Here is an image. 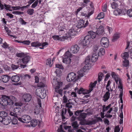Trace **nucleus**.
Instances as JSON below:
<instances>
[{"mask_svg": "<svg viewBox=\"0 0 132 132\" xmlns=\"http://www.w3.org/2000/svg\"><path fill=\"white\" fill-rule=\"evenodd\" d=\"M30 57L26 54L22 59H19L18 61V63L20 65V67L22 68H24L26 67V65L30 60Z\"/></svg>", "mask_w": 132, "mask_h": 132, "instance_id": "obj_1", "label": "nucleus"}, {"mask_svg": "<svg viewBox=\"0 0 132 132\" xmlns=\"http://www.w3.org/2000/svg\"><path fill=\"white\" fill-rule=\"evenodd\" d=\"M53 87L55 89L56 92L59 93L61 95H62V90L59 89L60 87L62 86L63 83L60 81H58L56 80H54V81L52 82Z\"/></svg>", "mask_w": 132, "mask_h": 132, "instance_id": "obj_2", "label": "nucleus"}, {"mask_svg": "<svg viewBox=\"0 0 132 132\" xmlns=\"http://www.w3.org/2000/svg\"><path fill=\"white\" fill-rule=\"evenodd\" d=\"M79 76H77L76 74L73 72L69 73L67 77V80L69 82L72 81H75L79 79Z\"/></svg>", "mask_w": 132, "mask_h": 132, "instance_id": "obj_3", "label": "nucleus"}, {"mask_svg": "<svg viewBox=\"0 0 132 132\" xmlns=\"http://www.w3.org/2000/svg\"><path fill=\"white\" fill-rule=\"evenodd\" d=\"M18 120L22 122L27 123L30 122L31 120L30 117L27 115H24L22 116L21 118L17 117Z\"/></svg>", "mask_w": 132, "mask_h": 132, "instance_id": "obj_4", "label": "nucleus"}, {"mask_svg": "<svg viewBox=\"0 0 132 132\" xmlns=\"http://www.w3.org/2000/svg\"><path fill=\"white\" fill-rule=\"evenodd\" d=\"M9 101V96H5L0 99V103L3 106H6L7 105H10Z\"/></svg>", "mask_w": 132, "mask_h": 132, "instance_id": "obj_5", "label": "nucleus"}, {"mask_svg": "<svg viewBox=\"0 0 132 132\" xmlns=\"http://www.w3.org/2000/svg\"><path fill=\"white\" fill-rule=\"evenodd\" d=\"M46 91L45 90L43 89L40 90V89H37L36 90V93L37 96L39 97L42 99L44 98L46 96L45 94Z\"/></svg>", "mask_w": 132, "mask_h": 132, "instance_id": "obj_6", "label": "nucleus"}, {"mask_svg": "<svg viewBox=\"0 0 132 132\" xmlns=\"http://www.w3.org/2000/svg\"><path fill=\"white\" fill-rule=\"evenodd\" d=\"M84 23L85 21L84 20L80 19L78 22V24L76 26V27L79 28H84L87 26L89 23L87 20L86 21L85 24Z\"/></svg>", "mask_w": 132, "mask_h": 132, "instance_id": "obj_7", "label": "nucleus"}, {"mask_svg": "<svg viewBox=\"0 0 132 132\" xmlns=\"http://www.w3.org/2000/svg\"><path fill=\"white\" fill-rule=\"evenodd\" d=\"M48 45V43L46 42H43L42 43L38 42H34V47H39L40 46H42V47H40L39 48L42 49H44V47Z\"/></svg>", "mask_w": 132, "mask_h": 132, "instance_id": "obj_8", "label": "nucleus"}, {"mask_svg": "<svg viewBox=\"0 0 132 132\" xmlns=\"http://www.w3.org/2000/svg\"><path fill=\"white\" fill-rule=\"evenodd\" d=\"M91 40V38L89 35L85 36L83 40L82 44L84 46H86L89 45L90 42Z\"/></svg>", "mask_w": 132, "mask_h": 132, "instance_id": "obj_9", "label": "nucleus"}, {"mask_svg": "<svg viewBox=\"0 0 132 132\" xmlns=\"http://www.w3.org/2000/svg\"><path fill=\"white\" fill-rule=\"evenodd\" d=\"M33 2V0H30L29 2V4L26 6L22 7L21 8L19 6H12L11 7L13 10H18L21 8L22 10L24 8H28V7Z\"/></svg>", "mask_w": 132, "mask_h": 132, "instance_id": "obj_10", "label": "nucleus"}, {"mask_svg": "<svg viewBox=\"0 0 132 132\" xmlns=\"http://www.w3.org/2000/svg\"><path fill=\"white\" fill-rule=\"evenodd\" d=\"M52 38L55 40H59L61 41H64L65 40L67 39L68 38L66 36L60 37L58 35L53 36H52Z\"/></svg>", "mask_w": 132, "mask_h": 132, "instance_id": "obj_11", "label": "nucleus"}, {"mask_svg": "<svg viewBox=\"0 0 132 132\" xmlns=\"http://www.w3.org/2000/svg\"><path fill=\"white\" fill-rule=\"evenodd\" d=\"M80 48L78 45H75L71 46L70 49V52L73 53H77L79 51Z\"/></svg>", "mask_w": 132, "mask_h": 132, "instance_id": "obj_12", "label": "nucleus"}, {"mask_svg": "<svg viewBox=\"0 0 132 132\" xmlns=\"http://www.w3.org/2000/svg\"><path fill=\"white\" fill-rule=\"evenodd\" d=\"M11 121V118L10 116L4 118L2 122L5 125H8Z\"/></svg>", "mask_w": 132, "mask_h": 132, "instance_id": "obj_13", "label": "nucleus"}, {"mask_svg": "<svg viewBox=\"0 0 132 132\" xmlns=\"http://www.w3.org/2000/svg\"><path fill=\"white\" fill-rule=\"evenodd\" d=\"M23 98L25 102H29L31 99V95L29 94H24L23 96Z\"/></svg>", "mask_w": 132, "mask_h": 132, "instance_id": "obj_14", "label": "nucleus"}, {"mask_svg": "<svg viewBox=\"0 0 132 132\" xmlns=\"http://www.w3.org/2000/svg\"><path fill=\"white\" fill-rule=\"evenodd\" d=\"M86 117V113H80L79 116L77 117V119L79 121L86 120L85 119Z\"/></svg>", "mask_w": 132, "mask_h": 132, "instance_id": "obj_15", "label": "nucleus"}, {"mask_svg": "<svg viewBox=\"0 0 132 132\" xmlns=\"http://www.w3.org/2000/svg\"><path fill=\"white\" fill-rule=\"evenodd\" d=\"M98 54L96 52L93 53L91 57V61L92 62H95L97 60L99 56Z\"/></svg>", "mask_w": 132, "mask_h": 132, "instance_id": "obj_16", "label": "nucleus"}, {"mask_svg": "<svg viewBox=\"0 0 132 132\" xmlns=\"http://www.w3.org/2000/svg\"><path fill=\"white\" fill-rule=\"evenodd\" d=\"M9 103L10 105H12L16 101V98L13 96H11L9 97Z\"/></svg>", "mask_w": 132, "mask_h": 132, "instance_id": "obj_17", "label": "nucleus"}, {"mask_svg": "<svg viewBox=\"0 0 132 132\" xmlns=\"http://www.w3.org/2000/svg\"><path fill=\"white\" fill-rule=\"evenodd\" d=\"M104 28L101 25L98 29L96 31L98 35H102L104 32Z\"/></svg>", "mask_w": 132, "mask_h": 132, "instance_id": "obj_18", "label": "nucleus"}, {"mask_svg": "<svg viewBox=\"0 0 132 132\" xmlns=\"http://www.w3.org/2000/svg\"><path fill=\"white\" fill-rule=\"evenodd\" d=\"M11 79L13 82H17L19 81L20 78L18 76L15 75L12 76L11 78Z\"/></svg>", "mask_w": 132, "mask_h": 132, "instance_id": "obj_19", "label": "nucleus"}, {"mask_svg": "<svg viewBox=\"0 0 132 132\" xmlns=\"http://www.w3.org/2000/svg\"><path fill=\"white\" fill-rule=\"evenodd\" d=\"M94 12V10H92L90 12H89L88 14H87L84 12H81V15L85 17H87V18H89L90 16L93 14Z\"/></svg>", "mask_w": 132, "mask_h": 132, "instance_id": "obj_20", "label": "nucleus"}, {"mask_svg": "<svg viewBox=\"0 0 132 132\" xmlns=\"http://www.w3.org/2000/svg\"><path fill=\"white\" fill-rule=\"evenodd\" d=\"M110 93H109L108 92H106L105 93L103 97V99L104 102H106L110 98Z\"/></svg>", "mask_w": 132, "mask_h": 132, "instance_id": "obj_21", "label": "nucleus"}, {"mask_svg": "<svg viewBox=\"0 0 132 132\" xmlns=\"http://www.w3.org/2000/svg\"><path fill=\"white\" fill-rule=\"evenodd\" d=\"M11 78V77L7 75H4L2 76V81L4 83L7 82Z\"/></svg>", "mask_w": 132, "mask_h": 132, "instance_id": "obj_22", "label": "nucleus"}, {"mask_svg": "<svg viewBox=\"0 0 132 132\" xmlns=\"http://www.w3.org/2000/svg\"><path fill=\"white\" fill-rule=\"evenodd\" d=\"M62 61L63 63L67 64H70L71 62V59L68 57L63 58Z\"/></svg>", "mask_w": 132, "mask_h": 132, "instance_id": "obj_23", "label": "nucleus"}, {"mask_svg": "<svg viewBox=\"0 0 132 132\" xmlns=\"http://www.w3.org/2000/svg\"><path fill=\"white\" fill-rule=\"evenodd\" d=\"M20 77L23 79H27L29 80L30 79L31 77L30 75L27 74L21 76Z\"/></svg>", "mask_w": 132, "mask_h": 132, "instance_id": "obj_24", "label": "nucleus"}, {"mask_svg": "<svg viewBox=\"0 0 132 132\" xmlns=\"http://www.w3.org/2000/svg\"><path fill=\"white\" fill-rule=\"evenodd\" d=\"M72 126L73 127L74 130H76L78 129L79 126V125L77 121H75L71 123Z\"/></svg>", "mask_w": 132, "mask_h": 132, "instance_id": "obj_25", "label": "nucleus"}, {"mask_svg": "<svg viewBox=\"0 0 132 132\" xmlns=\"http://www.w3.org/2000/svg\"><path fill=\"white\" fill-rule=\"evenodd\" d=\"M67 112V109H63L61 112V116L62 119H64L65 118V116Z\"/></svg>", "mask_w": 132, "mask_h": 132, "instance_id": "obj_26", "label": "nucleus"}, {"mask_svg": "<svg viewBox=\"0 0 132 132\" xmlns=\"http://www.w3.org/2000/svg\"><path fill=\"white\" fill-rule=\"evenodd\" d=\"M88 35H90L91 38H94L96 36V33L92 31H90L88 32Z\"/></svg>", "mask_w": 132, "mask_h": 132, "instance_id": "obj_27", "label": "nucleus"}, {"mask_svg": "<svg viewBox=\"0 0 132 132\" xmlns=\"http://www.w3.org/2000/svg\"><path fill=\"white\" fill-rule=\"evenodd\" d=\"M120 37V35L119 33H116L114 34L113 36V38L112 41L113 42H115Z\"/></svg>", "mask_w": 132, "mask_h": 132, "instance_id": "obj_28", "label": "nucleus"}, {"mask_svg": "<svg viewBox=\"0 0 132 132\" xmlns=\"http://www.w3.org/2000/svg\"><path fill=\"white\" fill-rule=\"evenodd\" d=\"M111 75L112 78L114 79L115 81L117 83L118 81V78L116 75L115 72H112L111 73Z\"/></svg>", "mask_w": 132, "mask_h": 132, "instance_id": "obj_29", "label": "nucleus"}, {"mask_svg": "<svg viewBox=\"0 0 132 132\" xmlns=\"http://www.w3.org/2000/svg\"><path fill=\"white\" fill-rule=\"evenodd\" d=\"M96 119H94L93 121L91 120H87L86 121V125H92L96 123Z\"/></svg>", "mask_w": 132, "mask_h": 132, "instance_id": "obj_30", "label": "nucleus"}, {"mask_svg": "<svg viewBox=\"0 0 132 132\" xmlns=\"http://www.w3.org/2000/svg\"><path fill=\"white\" fill-rule=\"evenodd\" d=\"M92 90H93L92 88L90 87L89 88V89L88 90H85L83 88V94H87L89 93H90Z\"/></svg>", "mask_w": 132, "mask_h": 132, "instance_id": "obj_31", "label": "nucleus"}, {"mask_svg": "<svg viewBox=\"0 0 132 132\" xmlns=\"http://www.w3.org/2000/svg\"><path fill=\"white\" fill-rule=\"evenodd\" d=\"M90 60V57L89 56H88L86 57L84 62L85 64H88Z\"/></svg>", "mask_w": 132, "mask_h": 132, "instance_id": "obj_32", "label": "nucleus"}, {"mask_svg": "<svg viewBox=\"0 0 132 132\" xmlns=\"http://www.w3.org/2000/svg\"><path fill=\"white\" fill-rule=\"evenodd\" d=\"M0 116L4 118L5 117L9 116H7V113L4 111H2L0 112Z\"/></svg>", "mask_w": 132, "mask_h": 132, "instance_id": "obj_33", "label": "nucleus"}, {"mask_svg": "<svg viewBox=\"0 0 132 132\" xmlns=\"http://www.w3.org/2000/svg\"><path fill=\"white\" fill-rule=\"evenodd\" d=\"M53 63V61H51L50 59H48L47 60L46 62V64L47 65H49L50 67H51L52 66Z\"/></svg>", "mask_w": 132, "mask_h": 132, "instance_id": "obj_34", "label": "nucleus"}, {"mask_svg": "<svg viewBox=\"0 0 132 132\" xmlns=\"http://www.w3.org/2000/svg\"><path fill=\"white\" fill-rule=\"evenodd\" d=\"M123 65L124 67H127L128 66L129 64V62L128 60H125L123 61Z\"/></svg>", "mask_w": 132, "mask_h": 132, "instance_id": "obj_35", "label": "nucleus"}, {"mask_svg": "<svg viewBox=\"0 0 132 132\" xmlns=\"http://www.w3.org/2000/svg\"><path fill=\"white\" fill-rule=\"evenodd\" d=\"M76 31L72 29H70L68 32L70 36H73L76 35Z\"/></svg>", "mask_w": 132, "mask_h": 132, "instance_id": "obj_36", "label": "nucleus"}, {"mask_svg": "<svg viewBox=\"0 0 132 132\" xmlns=\"http://www.w3.org/2000/svg\"><path fill=\"white\" fill-rule=\"evenodd\" d=\"M104 14L103 12H101L99 13L97 16L98 19H100L104 18Z\"/></svg>", "mask_w": 132, "mask_h": 132, "instance_id": "obj_37", "label": "nucleus"}, {"mask_svg": "<svg viewBox=\"0 0 132 132\" xmlns=\"http://www.w3.org/2000/svg\"><path fill=\"white\" fill-rule=\"evenodd\" d=\"M97 83V81H95L93 83L91 82L89 85V87L92 88V89L93 90L94 88L95 87Z\"/></svg>", "mask_w": 132, "mask_h": 132, "instance_id": "obj_38", "label": "nucleus"}, {"mask_svg": "<svg viewBox=\"0 0 132 132\" xmlns=\"http://www.w3.org/2000/svg\"><path fill=\"white\" fill-rule=\"evenodd\" d=\"M109 41L108 39L106 37H102L101 40V44L104 43L105 42Z\"/></svg>", "mask_w": 132, "mask_h": 132, "instance_id": "obj_39", "label": "nucleus"}, {"mask_svg": "<svg viewBox=\"0 0 132 132\" xmlns=\"http://www.w3.org/2000/svg\"><path fill=\"white\" fill-rule=\"evenodd\" d=\"M18 117L17 116L14 118H13V119L11 121L13 125H15L17 124L18 122L17 119H18L17 118Z\"/></svg>", "mask_w": 132, "mask_h": 132, "instance_id": "obj_40", "label": "nucleus"}, {"mask_svg": "<svg viewBox=\"0 0 132 132\" xmlns=\"http://www.w3.org/2000/svg\"><path fill=\"white\" fill-rule=\"evenodd\" d=\"M85 64V65L84 66L82 69L81 70L84 72H85L87 70L89 69V67L88 66V64Z\"/></svg>", "mask_w": 132, "mask_h": 132, "instance_id": "obj_41", "label": "nucleus"}, {"mask_svg": "<svg viewBox=\"0 0 132 132\" xmlns=\"http://www.w3.org/2000/svg\"><path fill=\"white\" fill-rule=\"evenodd\" d=\"M26 54H24L23 53H19L16 54V55L18 57H24Z\"/></svg>", "mask_w": 132, "mask_h": 132, "instance_id": "obj_42", "label": "nucleus"}, {"mask_svg": "<svg viewBox=\"0 0 132 132\" xmlns=\"http://www.w3.org/2000/svg\"><path fill=\"white\" fill-rule=\"evenodd\" d=\"M122 57L124 60H126V58L127 57L128 58L129 56V54L128 52H125L122 55Z\"/></svg>", "mask_w": 132, "mask_h": 132, "instance_id": "obj_43", "label": "nucleus"}, {"mask_svg": "<svg viewBox=\"0 0 132 132\" xmlns=\"http://www.w3.org/2000/svg\"><path fill=\"white\" fill-rule=\"evenodd\" d=\"M40 110H39L38 107L36 106L35 107L34 113L36 114H38L39 113Z\"/></svg>", "mask_w": 132, "mask_h": 132, "instance_id": "obj_44", "label": "nucleus"}, {"mask_svg": "<svg viewBox=\"0 0 132 132\" xmlns=\"http://www.w3.org/2000/svg\"><path fill=\"white\" fill-rule=\"evenodd\" d=\"M109 41L108 42H105L104 43L101 44L102 46L105 47H108L109 45Z\"/></svg>", "mask_w": 132, "mask_h": 132, "instance_id": "obj_45", "label": "nucleus"}, {"mask_svg": "<svg viewBox=\"0 0 132 132\" xmlns=\"http://www.w3.org/2000/svg\"><path fill=\"white\" fill-rule=\"evenodd\" d=\"M11 7L10 5L4 4V8L6 10L11 11H12V10L11 9Z\"/></svg>", "mask_w": 132, "mask_h": 132, "instance_id": "obj_46", "label": "nucleus"}, {"mask_svg": "<svg viewBox=\"0 0 132 132\" xmlns=\"http://www.w3.org/2000/svg\"><path fill=\"white\" fill-rule=\"evenodd\" d=\"M121 13L119 12V14H122V15H125L126 13H127V11L126 10L125 8H123L121 10Z\"/></svg>", "mask_w": 132, "mask_h": 132, "instance_id": "obj_47", "label": "nucleus"}, {"mask_svg": "<svg viewBox=\"0 0 132 132\" xmlns=\"http://www.w3.org/2000/svg\"><path fill=\"white\" fill-rule=\"evenodd\" d=\"M127 14L130 17L132 16V10L129 9L127 11Z\"/></svg>", "mask_w": 132, "mask_h": 132, "instance_id": "obj_48", "label": "nucleus"}, {"mask_svg": "<svg viewBox=\"0 0 132 132\" xmlns=\"http://www.w3.org/2000/svg\"><path fill=\"white\" fill-rule=\"evenodd\" d=\"M103 75V74L102 72H100L99 73L98 75V81L100 82L101 81Z\"/></svg>", "mask_w": 132, "mask_h": 132, "instance_id": "obj_49", "label": "nucleus"}, {"mask_svg": "<svg viewBox=\"0 0 132 132\" xmlns=\"http://www.w3.org/2000/svg\"><path fill=\"white\" fill-rule=\"evenodd\" d=\"M98 53L99 54L100 53L102 55H104L105 53V49L103 48H101L99 50V52Z\"/></svg>", "mask_w": 132, "mask_h": 132, "instance_id": "obj_50", "label": "nucleus"}, {"mask_svg": "<svg viewBox=\"0 0 132 132\" xmlns=\"http://www.w3.org/2000/svg\"><path fill=\"white\" fill-rule=\"evenodd\" d=\"M83 111V110H78L75 111V114L76 116H78L80 114V113Z\"/></svg>", "mask_w": 132, "mask_h": 132, "instance_id": "obj_51", "label": "nucleus"}, {"mask_svg": "<svg viewBox=\"0 0 132 132\" xmlns=\"http://www.w3.org/2000/svg\"><path fill=\"white\" fill-rule=\"evenodd\" d=\"M111 104L106 106L104 109L103 111V112H105L108 110L110 108H111Z\"/></svg>", "mask_w": 132, "mask_h": 132, "instance_id": "obj_52", "label": "nucleus"}, {"mask_svg": "<svg viewBox=\"0 0 132 132\" xmlns=\"http://www.w3.org/2000/svg\"><path fill=\"white\" fill-rule=\"evenodd\" d=\"M56 68L59 69H63V67L62 65L60 64H56L55 65Z\"/></svg>", "mask_w": 132, "mask_h": 132, "instance_id": "obj_53", "label": "nucleus"}, {"mask_svg": "<svg viewBox=\"0 0 132 132\" xmlns=\"http://www.w3.org/2000/svg\"><path fill=\"white\" fill-rule=\"evenodd\" d=\"M65 56L69 57L71 56V54L69 51H67L65 54Z\"/></svg>", "mask_w": 132, "mask_h": 132, "instance_id": "obj_54", "label": "nucleus"}, {"mask_svg": "<svg viewBox=\"0 0 132 132\" xmlns=\"http://www.w3.org/2000/svg\"><path fill=\"white\" fill-rule=\"evenodd\" d=\"M19 67V66L16 65L12 64L11 65V68L13 70L17 69Z\"/></svg>", "mask_w": 132, "mask_h": 132, "instance_id": "obj_55", "label": "nucleus"}, {"mask_svg": "<svg viewBox=\"0 0 132 132\" xmlns=\"http://www.w3.org/2000/svg\"><path fill=\"white\" fill-rule=\"evenodd\" d=\"M117 4L114 2L111 4V7L113 9H115L117 7Z\"/></svg>", "mask_w": 132, "mask_h": 132, "instance_id": "obj_56", "label": "nucleus"}, {"mask_svg": "<svg viewBox=\"0 0 132 132\" xmlns=\"http://www.w3.org/2000/svg\"><path fill=\"white\" fill-rule=\"evenodd\" d=\"M107 4L106 3L105 4L102 8V10L103 11L105 12L106 11Z\"/></svg>", "mask_w": 132, "mask_h": 132, "instance_id": "obj_57", "label": "nucleus"}, {"mask_svg": "<svg viewBox=\"0 0 132 132\" xmlns=\"http://www.w3.org/2000/svg\"><path fill=\"white\" fill-rule=\"evenodd\" d=\"M19 21L20 23L22 24H25L26 23V22L24 21L21 18L19 19Z\"/></svg>", "mask_w": 132, "mask_h": 132, "instance_id": "obj_58", "label": "nucleus"}, {"mask_svg": "<svg viewBox=\"0 0 132 132\" xmlns=\"http://www.w3.org/2000/svg\"><path fill=\"white\" fill-rule=\"evenodd\" d=\"M23 105V104L20 102H16L14 104V105L16 106H21Z\"/></svg>", "mask_w": 132, "mask_h": 132, "instance_id": "obj_59", "label": "nucleus"}, {"mask_svg": "<svg viewBox=\"0 0 132 132\" xmlns=\"http://www.w3.org/2000/svg\"><path fill=\"white\" fill-rule=\"evenodd\" d=\"M83 88H81L77 91V93L79 94L82 93L83 94Z\"/></svg>", "mask_w": 132, "mask_h": 132, "instance_id": "obj_60", "label": "nucleus"}, {"mask_svg": "<svg viewBox=\"0 0 132 132\" xmlns=\"http://www.w3.org/2000/svg\"><path fill=\"white\" fill-rule=\"evenodd\" d=\"M23 12H21L18 11H13L12 12L13 14H23Z\"/></svg>", "mask_w": 132, "mask_h": 132, "instance_id": "obj_61", "label": "nucleus"}, {"mask_svg": "<svg viewBox=\"0 0 132 132\" xmlns=\"http://www.w3.org/2000/svg\"><path fill=\"white\" fill-rule=\"evenodd\" d=\"M27 12L28 14H30V15H31L33 13V10L29 9L27 11Z\"/></svg>", "mask_w": 132, "mask_h": 132, "instance_id": "obj_62", "label": "nucleus"}, {"mask_svg": "<svg viewBox=\"0 0 132 132\" xmlns=\"http://www.w3.org/2000/svg\"><path fill=\"white\" fill-rule=\"evenodd\" d=\"M120 129L119 126H116L115 128L114 132H119Z\"/></svg>", "mask_w": 132, "mask_h": 132, "instance_id": "obj_63", "label": "nucleus"}, {"mask_svg": "<svg viewBox=\"0 0 132 132\" xmlns=\"http://www.w3.org/2000/svg\"><path fill=\"white\" fill-rule=\"evenodd\" d=\"M98 47L97 45H94L93 47V51L94 52H96L97 51Z\"/></svg>", "mask_w": 132, "mask_h": 132, "instance_id": "obj_64", "label": "nucleus"}]
</instances>
